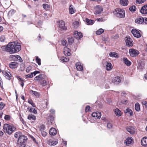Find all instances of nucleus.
<instances>
[{"label": "nucleus", "mask_w": 147, "mask_h": 147, "mask_svg": "<svg viewBox=\"0 0 147 147\" xmlns=\"http://www.w3.org/2000/svg\"><path fill=\"white\" fill-rule=\"evenodd\" d=\"M107 126V127L109 129L111 128L113 126L112 124L110 123H108Z\"/></svg>", "instance_id": "13d9d810"}, {"label": "nucleus", "mask_w": 147, "mask_h": 147, "mask_svg": "<svg viewBox=\"0 0 147 147\" xmlns=\"http://www.w3.org/2000/svg\"><path fill=\"white\" fill-rule=\"evenodd\" d=\"M11 116L9 115H6L5 116L4 119L6 120H9L10 119Z\"/></svg>", "instance_id": "603ef678"}, {"label": "nucleus", "mask_w": 147, "mask_h": 147, "mask_svg": "<svg viewBox=\"0 0 147 147\" xmlns=\"http://www.w3.org/2000/svg\"><path fill=\"white\" fill-rule=\"evenodd\" d=\"M17 58L16 59V60L17 61H18L19 62L21 63H22L23 61L21 57L19 55H16Z\"/></svg>", "instance_id": "a18cd8bd"}, {"label": "nucleus", "mask_w": 147, "mask_h": 147, "mask_svg": "<svg viewBox=\"0 0 147 147\" xmlns=\"http://www.w3.org/2000/svg\"><path fill=\"white\" fill-rule=\"evenodd\" d=\"M27 139V138L26 136L24 135H21V136L18 139V143L24 144Z\"/></svg>", "instance_id": "0eeeda50"}, {"label": "nucleus", "mask_w": 147, "mask_h": 147, "mask_svg": "<svg viewBox=\"0 0 147 147\" xmlns=\"http://www.w3.org/2000/svg\"><path fill=\"white\" fill-rule=\"evenodd\" d=\"M16 55H11L9 56V58L14 60H16L17 58Z\"/></svg>", "instance_id": "8fccbe9b"}, {"label": "nucleus", "mask_w": 147, "mask_h": 147, "mask_svg": "<svg viewBox=\"0 0 147 147\" xmlns=\"http://www.w3.org/2000/svg\"><path fill=\"white\" fill-rule=\"evenodd\" d=\"M5 37L3 35H2L1 36L0 38V41L2 42H4L5 41Z\"/></svg>", "instance_id": "09e8293b"}, {"label": "nucleus", "mask_w": 147, "mask_h": 147, "mask_svg": "<svg viewBox=\"0 0 147 147\" xmlns=\"http://www.w3.org/2000/svg\"><path fill=\"white\" fill-rule=\"evenodd\" d=\"M28 118L29 120L32 119L34 120H35L36 119V117L34 115L30 114L28 115Z\"/></svg>", "instance_id": "2f4dec72"}, {"label": "nucleus", "mask_w": 147, "mask_h": 147, "mask_svg": "<svg viewBox=\"0 0 147 147\" xmlns=\"http://www.w3.org/2000/svg\"><path fill=\"white\" fill-rule=\"evenodd\" d=\"M141 144L143 146L147 145V138L144 137L142 139Z\"/></svg>", "instance_id": "393cba45"}, {"label": "nucleus", "mask_w": 147, "mask_h": 147, "mask_svg": "<svg viewBox=\"0 0 147 147\" xmlns=\"http://www.w3.org/2000/svg\"><path fill=\"white\" fill-rule=\"evenodd\" d=\"M45 78V76L44 74H41L37 76L34 78V80L37 81L39 82L43 80Z\"/></svg>", "instance_id": "f8f14e48"}, {"label": "nucleus", "mask_w": 147, "mask_h": 147, "mask_svg": "<svg viewBox=\"0 0 147 147\" xmlns=\"http://www.w3.org/2000/svg\"><path fill=\"white\" fill-rule=\"evenodd\" d=\"M18 146L19 147H25L26 145L25 144L18 143Z\"/></svg>", "instance_id": "4d7b16f0"}, {"label": "nucleus", "mask_w": 147, "mask_h": 147, "mask_svg": "<svg viewBox=\"0 0 147 147\" xmlns=\"http://www.w3.org/2000/svg\"><path fill=\"white\" fill-rule=\"evenodd\" d=\"M124 112L125 113H128L131 116H132L133 114L132 111L129 108H127L125 110Z\"/></svg>", "instance_id": "cd10ccee"}, {"label": "nucleus", "mask_w": 147, "mask_h": 147, "mask_svg": "<svg viewBox=\"0 0 147 147\" xmlns=\"http://www.w3.org/2000/svg\"><path fill=\"white\" fill-rule=\"evenodd\" d=\"M114 112L116 115L119 117L121 115V112L119 109H115V110Z\"/></svg>", "instance_id": "bb28decb"}, {"label": "nucleus", "mask_w": 147, "mask_h": 147, "mask_svg": "<svg viewBox=\"0 0 147 147\" xmlns=\"http://www.w3.org/2000/svg\"><path fill=\"white\" fill-rule=\"evenodd\" d=\"M74 41V38L73 37H69L68 38V42L70 44L73 43Z\"/></svg>", "instance_id": "a19ab883"}, {"label": "nucleus", "mask_w": 147, "mask_h": 147, "mask_svg": "<svg viewBox=\"0 0 147 147\" xmlns=\"http://www.w3.org/2000/svg\"><path fill=\"white\" fill-rule=\"evenodd\" d=\"M146 0H136V3L138 4H142L144 3Z\"/></svg>", "instance_id": "de8ad7c7"}, {"label": "nucleus", "mask_w": 147, "mask_h": 147, "mask_svg": "<svg viewBox=\"0 0 147 147\" xmlns=\"http://www.w3.org/2000/svg\"><path fill=\"white\" fill-rule=\"evenodd\" d=\"M32 69V67L31 66H29L26 69V72L27 73H29L30 71V70H31Z\"/></svg>", "instance_id": "5fc2aeb1"}, {"label": "nucleus", "mask_w": 147, "mask_h": 147, "mask_svg": "<svg viewBox=\"0 0 147 147\" xmlns=\"http://www.w3.org/2000/svg\"><path fill=\"white\" fill-rule=\"evenodd\" d=\"M69 12L71 14H73L75 12L74 9L73 8V6L72 5H71L69 6Z\"/></svg>", "instance_id": "e433bc0d"}, {"label": "nucleus", "mask_w": 147, "mask_h": 147, "mask_svg": "<svg viewBox=\"0 0 147 147\" xmlns=\"http://www.w3.org/2000/svg\"><path fill=\"white\" fill-rule=\"evenodd\" d=\"M41 132L42 135L43 137H45L47 136V133L45 131H42Z\"/></svg>", "instance_id": "6e6d98bb"}, {"label": "nucleus", "mask_w": 147, "mask_h": 147, "mask_svg": "<svg viewBox=\"0 0 147 147\" xmlns=\"http://www.w3.org/2000/svg\"><path fill=\"white\" fill-rule=\"evenodd\" d=\"M22 135V133L20 131H18L16 132L14 134V136L16 138H19L21 136V135Z\"/></svg>", "instance_id": "f704fd0d"}, {"label": "nucleus", "mask_w": 147, "mask_h": 147, "mask_svg": "<svg viewBox=\"0 0 147 147\" xmlns=\"http://www.w3.org/2000/svg\"><path fill=\"white\" fill-rule=\"evenodd\" d=\"M16 77L17 78H18L20 80V81H21V82H23L24 81V79L20 78L18 76H17Z\"/></svg>", "instance_id": "69168bd1"}, {"label": "nucleus", "mask_w": 147, "mask_h": 147, "mask_svg": "<svg viewBox=\"0 0 147 147\" xmlns=\"http://www.w3.org/2000/svg\"><path fill=\"white\" fill-rule=\"evenodd\" d=\"M93 117H94L95 119H99L101 116V113L100 112H93L92 114Z\"/></svg>", "instance_id": "9b49d317"}, {"label": "nucleus", "mask_w": 147, "mask_h": 147, "mask_svg": "<svg viewBox=\"0 0 147 147\" xmlns=\"http://www.w3.org/2000/svg\"><path fill=\"white\" fill-rule=\"evenodd\" d=\"M144 22V18L141 17L138 18H137L135 20V22L136 23L141 24H142Z\"/></svg>", "instance_id": "dca6fc26"}, {"label": "nucleus", "mask_w": 147, "mask_h": 147, "mask_svg": "<svg viewBox=\"0 0 147 147\" xmlns=\"http://www.w3.org/2000/svg\"><path fill=\"white\" fill-rule=\"evenodd\" d=\"M105 88L106 89H109V85L108 84H106L105 86Z\"/></svg>", "instance_id": "774afa93"}, {"label": "nucleus", "mask_w": 147, "mask_h": 147, "mask_svg": "<svg viewBox=\"0 0 147 147\" xmlns=\"http://www.w3.org/2000/svg\"><path fill=\"white\" fill-rule=\"evenodd\" d=\"M28 103L30 104L33 107H36V105L33 102V101L31 99H28Z\"/></svg>", "instance_id": "79ce46f5"}, {"label": "nucleus", "mask_w": 147, "mask_h": 147, "mask_svg": "<svg viewBox=\"0 0 147 147\" xmlns=\"http://www.w3.org/2000/svg\"><path fill=\"white\" fill-rule=\"evenodd\" d=\"M62 45L65 46V47L64 48L63 53L64 55L66 56H69L70 55V53L69 51H70V49L68 48L66 46L67 45V42L65 40H63L61 42Z\"/></svg>", "instance_id": "7ed1b4c3"}, {"label": "nucleus", "mask_w": 147, "mask_h": 147, "mask_svg": "<svg viewBox=\"0 0 147 147\" xmlns=\"http://www.w3.org/2000/svg\"><path fill=\"white\" fill-rule=\"evenodd\" d=\"M9 67L11 68H15L18 67V63L16 62H11L9 64Z\"/></svg>", "instance_id": "6ab92c4d"}, {"label": "nucleus", "mask_w": 147, "mask_h": 147, "mask_svg": "<svg viewBox=\"0 0 147 147\" xmlns=\"http://www.w3.org/2000/svg\"><path fill=\"white\" fill-rule=\"evenodd\" d=\"M74 34L75 37L78 39H80L82 37V33L81 32H79L77 31L74 32Z\"/></svg>", "instance_id": "a211bd4d"}, {"label": "nucleus", "mask_w": 147, "mask_h": 147, "mask_svg": "<svg viewBox=\"0 0 147 147\" xmlns=\"http://www.w3.org/2000/svg\"><path fill=\"white\" fill-rule=\"evenodd\" d=\"M65 22L63 20H61L59 22L58 25L59 28L61 30H65L66 29V27L65 26Z\"/></svg>", "instance_id": "9d476101"}, {"label": "nucleus", "mask_w": 147, "mask_h": 147, "mask_svg": "<svg viewBox=\"0 0 147 147\" xmlns=\"http://www.w3.org/2000/svg\"><path fill=\"white\" fill-rule=\"evenodd\" d=\"M76 67L78 70L82 71L83 70L82 66L80 63H77L76 64Z\"/></svg>", "instance_id": "5701e85b"}, {"label": "nucleus", "mask_w": 147, "mask_h": 147, "mask_svg": "<svg viewBox=\"0 0 147 147\" xmlns=\"http://www.w3.org/2000/svg\"><path fill=\"white\" fill-rule=\"evenodd\" d=\"M49 111L51 113L54 114L55 113V111L53 109H51Z\"/></svg>", "instance_id": "0e129e2a"}, {"label": "nucleus", "mask_w": 147, "mask_h": 147, "mask_svg": "<svg viewBox=\"0 0 147 147\" xmlns=\"http://www.w3.org/2000/svg\"><path fill=\"white\" fill-rule=\"evenodd\" d=\"M129 9L131 11H134L136 10V7L135 6L133 5L129 8Z\"/></svg>", "instance_id": "37998d69"}, {"label": "nucleus", "mask_w": 147, "mask_h": 147, "mask_svg": "<svg viewBox=\"0 0 147 147\" xmlns=\"http://www.w3.org/2000/svg\"><path fill=\"white\" fill-rule=\"evenodd\" d=\"M90 107L89 106H86L85 108V111L86 112H88L90 111Z\"/></svg>", "instance_id": "bf43d9fd"}, {"label": "nucleus", "mask_w": 147, "mask_h": 147, "mask_svg": "<svg viewBox=\"0 0 147 147\" xmlns=\"http://www.w3.org/2000/svg\"><path fill=\"white\" fill-rule=\"evenodd\" d=\"M49 134L53 136L55 135L57 133L56 130L54 128H51L49 131Z\"/></svg>", "instance_id": "412c9836"}, {"label": "nucleus", "mask_w": 147, "mask_h": 147, "mask_svg": "<svg viewBox=\"0 0 147 147\" xmlns=\"http://www.w3.org/2000/svg\"><path fill=\"white\" fill-rule=\"evenodd\" d=\"M135 110L137 111H139L140 110V105L138 103H136L135 105Z\"/></svg>", "instance_id": "58836bf2"}, {"label": "nucleus", "mask_w": 147, "mask_h": 147, "mask_svg": "<svg viewBox=\"0 0 147 147\" xmlns=\"http://www.w3.org/2000/svg\"><path fill=\"white\" fill-rule=\"evenodd\" d=\"M140 12L142 14H147V4L144 5L142 7Z\"/></svg>", "instance_id": "4468645a"}, {"label": "nucleus", "mask_w": 147, "mask_h": 147, "mask_svg": "<svg viewBox=\"0 0 147 147\" xmlns=\"http://www.w3.org/2000/svg\"><path fill=\"white\" fill-rule=\"evenodd\" d=\"M3 49H5L6 51L10 54H13L19 52L21 49L20 43L15 42L9 43L7 46H3L2 47Z\"/></svg>", "instance_id": "f257e3e1"}, {"label": "nucleus", "mask_w": 147, "mask_h": 147, "mask_svg": "<svg viewBox=\"0 0 147 147\" xmlns=\"http://www.w3.org/2000/svg\"><path fill=\"white\" fill-rule=\"evenodd\" d=\"M121 81L120 78L117 76L114 78L112 80V82L115 84H117Z\"/></svg>", "instance_id": "f3484780"}, {"label": "nucleus", "mask_w": 147, "mask_h": 147, "mask_svg": "<svg viewBox=\"0 0 147 147\" xmlns=\"http://www.w3.org/2000/svg\"><path fill=\"white\" fill-rule=\"evenodd\" d=\"M133 143L132 139L131 137L127 138L125 140V143L126 145L129 146Z\"/></svg>", "instance_id": "aec40b11"}, {"label": "nucleus", "mask_w": 147, "mask_h": 147, "mask_svg": "<svg viewBox=\"0 0 147 147\" xmlns=\"http://www.w3.org/2000/svg\"><path fill=\"white\" fill-rule=\"evenodd\" d=\"M45 126L43 125H42L40 126V131H43V130L45 129Z\"/></svg>", "instance_id": "052dcab7"}, {"label": "nucleus", "mask_w": 147, "mask_h": 147, "mask_svg": "<svg viewBox=\"0 0 147 147\" xmlns=\"http://www.w3.org/2000/svg\"><path fill=\"white\" fill-rule=\"evenodd\" d=\"M60 60L63 61L64 62H67L69 61V59L68 58H66V57H61Z\"/></svg>", "instance_id": "ea45409f"}, {"label": "nucleus", "mask_w": 147, "mask_h": 147, "mask_svg": "<svg viewBox=\"0 0 147 147\" xmlns=\"http://www.w3.org/2000/svg\"><path fill=\"white\" fill-rule=\"evenodd\" d=\"M120 1L121 4L124 6H127L128 3V0H120Z\"/></svg>", "instance_id": "a878e982"}, {"label": "nucleus", "mask_w": 147, "mask_h": 147, "mask_svg": "<svg viewBox=\"0 0 147 147\" xmlns=\"http://www.w3.org/2000/svg\"><path fill=\"white\" fill-rule=\"evenodd\" d=\"M43 7L45 9L47 10L50 7V6L48 4H44L43 5Z\"/></svg>", "instance_id": "49530a36"}, {"label": "nucleus", "mask_w": 147, "mask_h": 147, "mask_svg": "<svg viewBox=\"0 0 147 147\" xmlns=\"http://www.w3.org/2000/svg\"><path fill=\"white\" fill-rule=\"evenodd\" d=\"M129 52L130 56L132 57H136L139 54L138 51L133 49H130Z\"/></svg>", "instance_id": "423d86ee"}, {"label": "nucleus", "mask_w": 147, "mask_h": 147, "mask_svg": "<svg viewBox=\"0 0 147 147\" xmlns=\"http://www.w3.org/2000/svg\"><path fill=\"white\" fill-rule=\"evenodd\" d=\"M2 73L3 75L6 79L8 80H9L10 79V75H11V74L9 72L8 74V73H7L6 71H3L2 72Z\"/></svg>", "instance_id": "4be33fe9"}, {"label": "nucleus", "mask_w": 147, "mask_h": 147, "mask_svg": "<svg viewBox=\"0 0 147 147\" xmlns=\"http://www.w3.org/2000/svg\"><path fill=\"white\" fill-rule=\"evenodd\" d=\"M107 103L109 104H110V103H111L112 102V100H111V99L109 98H107Z\"/></svg>", "instance_id": "338daca9"}, {"label": "nucleus", "mask_w": 147, "mask_h": 147, "mask_svg": "<svg viewBox=\"0 0 147 147\" xmlns=\"http://www.w3.org/2000/svg\"><path fill=\"white\" fill-rule=\"evenodd\" d=\"M142 103L143 105H144L145 106V107H147V102L143 101L142 102Z\"/></svg>", "instance_id": "e2e57ef3"}, {"label": "nucleus", "mask_w": 147, "mask_h": 147, "mask_svg": "<svg viewBox=\"0 0 147 147\" xmlns=\"http://www.w3.org/2000/svg\"><path fill=\"white\" fill-rule=\"evenodd\" d=\"M103 11L102 7L100 5L97 6L96 8V10L94 13L96 14H99Z\"/></svg>", "instance_id": "ddd939ff"}, {"label": "nucleus", "mask_w": 147, "mask_h": 147, "mask_svg": "<svg viewBox=\"0 0 147 147\" xmlns=\"http://www.w3.org/2000/svg\"><path fill=\"white\" fill-rule=\"evenodd\" d=\"M86 21L87 24L88 25H92L94 23V20L89 19L88 18H86Z\"/></svg>", "instance_id": "c85d7f7f"}, {"label": "nucleus", "mask_w": 147, "mask_h": 147, "mask_svg": "<svg viewBox=\"0 0 147 147\" xmlns=\"http://www.w3.org/2000/svg\"><path fill=\"white\" fill-rule=\"evenodd\" d=\"M123 60L124 63L127 66H129L131 65V62L129 60H128L127 58H123Z\"/></svg>", "instance_id": "b1692460"}, {"label": "nucleus", "mask_w": 147, "mask_h": 147, "mask_svg": "<svg viewBox=\"0 0 147 147\" xmlns=\"http://www.w3.org/2000/svg\"><path fill=\"white\" fill-rule=\"evenodd\" d=\"M33 75V74L34 75V76L36 75V74L38 73H40V72L38 71H34L33 72H32Z\"/></svg>", "instance_id": "680f3d73"}, {"label": "nucleus", "mask_w": 147, "mask_h": 147, "mask_svg": "<svg viewBox=\"0 0 147 147\" xmlns=\"http://www.w3.org/2000/svg\"><path fill=\"white\" fill-rule=\"evenodd\" d=\"M48 117V119L49 120L51 123L54 120V117L53 116L50 114H48L47 115Z\"/></svg>", "instance_id": "473e14b6"}, {"label": "nucleus", "mask_w": 147, "mask_h": 147, "mask_svg": "<svg viewBox=\"0 0 147 147\" xmlns=\"http://www.w3.org/2000/svg\"><path fill=\"white\" fill-rule=\"evenodd\" d=\"M5 106V104L3 102L0 103V110L2 109Z\"/></svg>", "instance_id": "3c124183"}, {"label": "nucleus", "mask_w": 147, "mask_h": 147, "mask_svg": "<svg viewBox=\"0 0 147 147\" xmlns=\"http://www.w3.org/2000/svg\"><path fill=\"white\" fill-rule=\"evenodd\" d=\"M106 66L107 69L108 70H110L112 68V66L110 63H107Z\"/></svg>", "instance_id": "72a5a7b5"}, {"label": "nucleus", "mask_w": 147, "mask_h": 147, "mask_svg": "<svg viewBox=\"0 0 147 147\" xmlns=\"http://www.w3.org/2000/svg\"><path fill=\"white\" fill-rule=\"evenodd\" d=\"M58 143V141L57 140H53L52 139H50L48 141V144L51 146H54Z\"/></svg>", "instance_id": "2eb2a0df"}, {"label": "nucleus", "mask_w": 147, "mask_h": 147, "mask_svg": "<svg viewBox=\"0 0 147 147\" xmlns=\"http://www.w3.org/2000/svg\"><path fill=\"white\" fill-rule=\"evenodd\" d=\"M104 32V30L102 28H100L96 32V34L97 35H100Z\"/></svg>", "instance_id": "4c0bfd02"}, {"label": "nucleus", "mask_w": 147, "mask_h": 147, "mask_svg": "<svg viewBox=\"0 0 147 147\" xmlns=\"http://www.w3.org/2000/svg\"><path fill=\"white\" fill-rule=\"evenodd\" d=\"M27 109L29 110V111L31 113H32L35 114H36L37 113V110L35 108H31L29 109V107H28Z\"/></svg>", "instance_id": "c756f323"}, {"label": "nucleus", "mask_w": 147, "mask_h": 147, "mask_svg": "<svg viewBox=\"0 0 147 147\" xmlns=\"http://www.w3.org/2000/svg\"><path fill=\"white\" fill-rule=\"evenodd\" d=\"M127 131L131 134H133L135 132L136 129L133 126H128L126 127Z\"/></svg>", "instance_id": "1a4fd4ad"}, {"label": "nucleus", "mask_w": 147, "mask_h": 147, "mask_svg": "<svg viewBox=\"0 0 147 147\" xmlns=\"http://www.w3.org/2000/svg\"><path fill=\"white\" fill-rule=\"evenodd\" d=\"M36 63L40 65H41V60L40 59L38 58V57H37L36 58Z\"/></svg>", "instance_id": "c03bdc74"}, {"label": "nucleus", "mask_w": 147, "mask_h": 147, "mask_svg": "<svg viewBox=\"0 0 147 147\" xmlns=\"http://www.w3.org/2000/svg\"><path fill=\"white\" fill-rule=\"evenodd\" d=\"M31 93L34 94L36 97H38L40 96L39 94L37 92L31 90L30 91Z\"/></svg>", "instance_id": "c9c22d12"}, {"label": "nucleus", "mask_w": 147, "mask_h": 147, "mask_svg": "<svg viewBox=\"0 0 147 147\" xmlns=\"http://www.w3.org/2000/svg\"><path fill=\"white\" fill-rule=\"evenodd\" d=\"M131 32L134 37L137 38H140L141 36V35L139 31L136 29H133L131 31Z\"/></svg>", "instance_id": "6e6552de"}, {"label": "nucleus", "mask_w": 147, "mask_h": 147, "mask_svg": "<svg viewBox=\"0 0 147 147\" xmlns=\"http://www.w3.org/2000/svg\"><path fill=\"white\" fill-rule=\"evenodd\" d=\"M25 76L26 78H32L33 76V75L32 72L30 74H28V75H26Z\"/></svg>", "instance_id": "864d4df0"}, {"label": "nucleus", "mask_w": 147, "mask_h": 147, "mask_svg": "<svg viewBox=\"0 0 147 147\" xmlns=\"http://www.w3.org/2000/svg\"><path fill=\"white\" fill-rule=\"evenodd\" d=\"M109 55L110 57L116 58L118 57L117 54L115 52H110L109 54Z\"/></svg>", "instance_id": "7c9ffc66"}, {"label": "nucleus", "mask_w": 147, "mask_h": 147, "mask_svg": "<svg viewBox=\"0 0 147 147\" xmlns=\"http://www.w3.org/2000/svg\"><path fill=\"white\" fill-rule=\"evenodd\" d=\"M125 41L127 46L129 47H131L133 46V41L129 36H127L125 37Z\"/></svg>", "instance_id": "39448f33"}, {"label": "nucleus", "mask_w": 147, "mask_h": 147, "mask_svg": "<svg viewBox=\"0 0 147 147\" xmlns=\"http://www.w3.org/2000/svg\"><path fill=\"white\" fill-rule=\"evenodd\" d=\"M3 129L5 132H7L9 134H10L15 131L16 128L15 127L12 125L7 124H5L4 125Z\"/></svg>", "instance_id": "f03ea898"}, {"label": "nucleus", "mask_w": 147, "mask_h": 147, "mask_svg": "<svg viewBox=\"0 0 147 147\" xmlns=\"http://www.w3.org/2000/svg\"><path fill=\"white\" fill-rule=\"evenodd\" d=\"M116 11L117 12L115 13V16L117 17L120 18H123L125 17V11L124 10L117 8L115 9Z\"/></svg>", "instance_id": "20e7f679"}]
</instances>
